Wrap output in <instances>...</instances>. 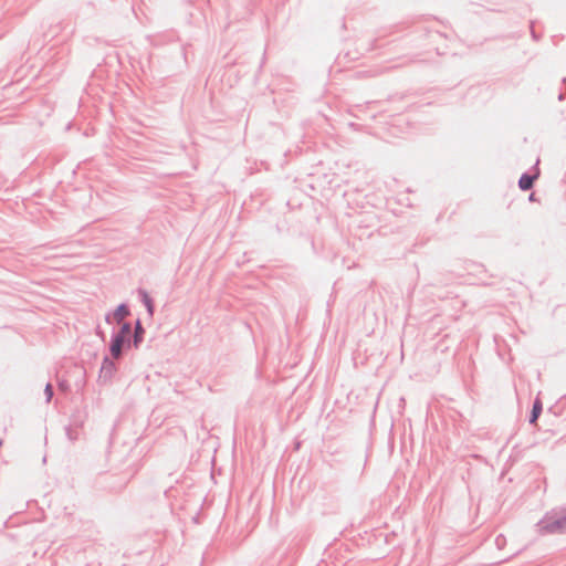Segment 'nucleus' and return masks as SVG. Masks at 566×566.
Segmentation results:
<instances>
[{
    "label": "nucleus",
    "instance_id": "obj_4",
    "mask_svg": "<svg viewBox=\"0 0 566 566\" xmlns=\"http://www.w3.org/2000/svg\"><path fill=\"white\" fill-rule=\"evenodd\" d=\"M542 409H543L542 401L539 398H537L533 405L532 417H531L532 423H534L537 420V418L539 417V415L542 412Z\"/></svg>",
    "mask_w": 566,
    "mask_h": 566
},
{
    "label": "nucleus",
    "instance_id": "obj_3",
    "mask_svg": "<svg viewBox=\"0 0 566 566\" xmlns=\"http://www.w3.org/2000/svg\"><path fill=\"white\" fill-rule=\"evenodd\" d=\"M534 178L535 177H532V176H528V175H523L521 178H520V181H518V186L522 190H528L532 188L533 186V182H534Z\"/></svg>",
    "mask_w": 566,
    "mask_h": 566
},
{
    "label": "nucleus",
    "instance_id": "obj_5",
    "mask_svg": "<svg viewBox=\"0 0 566 566\" xmlns=\"http://www.w3.org/2000/svg\"><path fill=\"white\" fill-rule=\"evenodd\" d=\"M143 300H144V303L147 307V311L150 315H153L154 313V304H153V301L150 300V297L148 296V294L144 293L143 295Z\"/></svg>",
    "mask_w": 566,
    "mask_h": 566
},
{
    "label": "nucleus",
    "instance_id": "obj_6",
    "mask_svg": "<svg viewBox=\"0 0 566 566\" xmlns=\"http://www.w3.org/2000/svg\"><path fill=\"white\" fill-rule=\"evenodd\" d=\"M565 528H566V520L556 522L554 526H547V530L551 532H553L555 530H565Z\"/></svg>",
    "mask_w": 566,
    "mask_h": 566
},
{
    "label": "nucleus",
    "instance_id": "obj_7",
    "mask_svg": "<svg viewBox=\"0 0 566 566\" xmlns=\"http://www.w3.org/2000/svg\"><path fill=\"white\" fill-rule=\"evenodd\" d=\"M130 333V325L125 323L122 326L120 333L117 336H124V339L129 335Z\"/></svg>",
    "mask_w": 566,
    "mask_h": 566
},
{
    "label": "nucleus",
    "instance_id": "obj_1",
    "mask_svg": "<svg viewBox=\"0 0 566 566\" xmlns=\"http://www.w3.org/2000/svg\"><path fill=\"white\" fill-rule=\"evenodd\" d=\"M125 339L124 336H116L111 346V353L115 358H118L122 353V347Z\"/></svg>",
    "mask_w": 566,
    "mask_h": 566
},
{
    "label": "nucleus",
    "instance_id": "obj_8",
    "mask_svg": "<svg viewBox=\"0 0 566 566\" xmlns=\"http://www.w3.org/2000/svg\"><path fill=\"white\" fill-rule=\"evenodd\" d=\"M45 396H46V400L50 401L53 397V388H52V385L51 384H48L45 386Z\"/></svg>",
    "mask_w": 566,
    "mask_h": 566
},
{
    "label": "nucleus",
    "instance_id": "obj_2",
    "mask_svg": "<svg viewBox=\"0 0 566 566\" xmlns=\"http://www.w3.org/2000/svg\"><path fill=\"white\" fill-rule=\"evenodd\" d=\"M129 315V310L127 308V306L125 305H119L114 314H113V318L116 323H122L124 321L125 317H127Z\"/></svg>",
    "mask_w": 566,
    "mask_h": 566
}]
</instances>
